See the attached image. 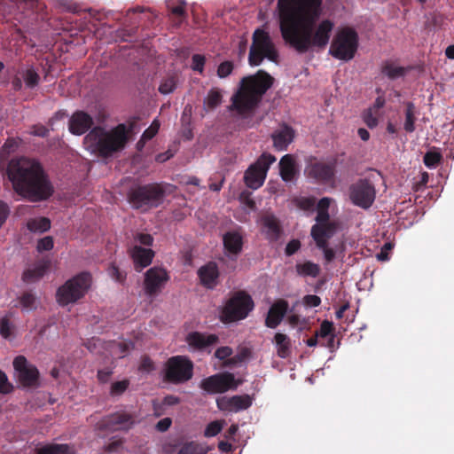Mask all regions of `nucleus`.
Instances as JSON below:
<instances>
[{"label": "nucleus", "mask_w": 454, "mask_h": 454, "mask_svg": "<svg viewBox=\"0 0 454 454\" xmlns=\"http://www.w3.org/2000/svg\"><path fill=\"white\" fill-rule=\"evenodd\" d=\"M172 424V420L169 418H164L156 424V428L160 432L167 431Z\"/></svg>", "instance_id": "nucleus-63"}, {"label": "nucleus", "mask_w": 454, "mask_h": 454, "mask_svg": "<svg viewBox=\"0 0 454 454\" xmlns=\"http://www.w3.org/2000/svg\"><path fill=\"white\" fill-rule=\"evenodd\" d=\"M200 284L207 289L213 290L219 284L220 272L216 262H208L198 270Z\"/></svg>", "instance_id": "nucleus-20"}, {"label": "nucleus", "mask_w": 454, "mask_h": 454, "mask_svg": "<svg viewBox=\"0 0 454 454\" xmlns=\"http://www.w3.org/2000/svg\"><path fill=\"white\" fill-rule=\"evenodd\" d=\"M279 172L285 182L292 181L296 173V163L292 154L284 155L279 161Z\"/></svg>", "instance_id": "nucleus-28"}, {"label": "nucleus", "mask_w": 454, "mask_h": 454, "mask_svg": "<svg viewBox=\"0 0 454 454\" xmlns=\"http://www.w3.org/2000/svg\"><path fill=\"white\" fill-rule=\"evenodd\" d=\"M224 248L232 254H239L243 247V238L238 231H228L223 238Z\"/></svg>", "instance_id": "nucleus-29"}, {"label": "nucleus", "mask_w": 454, "mask_h": 454, "mask_svg": "<svg viewBox=\"0 0 454 454\" xmlns=\"http://www.w3.org/2000/svg\"><path fill=\"white\" fill-rule=\"evenodd\" d=\"M442 155L437 151H428L423 157V162L428 168H434L442 161Z\"/></svg>", "instance_id": "nucleus-40"}, {"label": "nucleus", "mask_w": 454, "mask_h": 454, "mask_svg": "<svg viewBox=\"0 0 454 454\" xmlns=\"http://www.w3.org/2000/svg\"><path fill=\"white\" fill-rule=\"evenodd\" d=\"M303 302L309 307H317L321 303V299L315 294H307L303 297Z\"/></svg>", "instance_id": "nucleus-59"}, {"label": "nucleus", "mask_w": 454, "mask_h": 454, "mask_svg": "<svg viewBox=\"0 0 454 454\" xmlns=\"http://www.w3.org/2000/svg\"><path fill=\"white\" fill-rule=\"evenodd\" d=\"M329 213L328 211H317L316 221V224H332L329 223Z\"/></svg>", "instance_id": "nucleus-62"}, {"label": "nucleus", "mask_w": 454, "mask_h": 454, "mask_svg": "<svg viewBox=\"0 0 454 454\" xmlns=\"http://www.w3.org/2000/svg\"><path fill=\"white\" fill-rule=\"evenodd\" d=\"M403 105L405 106V121L403 123V129L407 133H412L416 129L415 121L417 120V108L415 104L411 101L404 102Z\"/></svg>", "instance_id": "nucleus-32"}, {"label": "nucleus", "mask_w": 454, "mask_h": 454, "mask_svg": "<svg viewBox=\"0 0 454 454\" xmlns=\"http://www.w3.org/2000/svg\"><path fill=\"white\" fill-rule=\"evenodd\" d=\"M186 342L194 350L207 351L210 353V348L219 342V337L215 333H205L200 332H192L186 336Z\"/></svg>", "instance_id": "nucleus-17"}, {"label": "nucleus", "mask_w": 454, "mask_h": 454, "mask_svg": "<svg viewBox=\"0 0 454 454\" xmlns=\"http://www.w3.org/2000/svg\"><path fill=\"white\" fill-rule=\"evenodd\" d=\"M375 197V187L368 179H359L349 187L350 200L361 208H369L373 204Z\"/></svg>", "instance_id": "nucleus-12"}, {"label": "nucleus", "mask_w": 454, "mask_h": 454, "mask_svg": "<svg viewBox=\"0 0 454 454\" xmlns=\"http://www.w3.org/2000/svg\"><path fill=\"white\" fill-rule=\"evenodd\" d=\"M316 204V199L310 197L301 198L298 206L304 210L311 209Z\"/></svg>", "instance_id": "nucleus-58"}, {"label": "nucleus", "mask_w": 454, "mask_h": 454, "mask_svg": "<svg viewBox=\"0 0 454 454\" xmlns=\"http://www.w3.org/2000/svg\"><path fill=\"white\" fill-rule=\"evenodd\" d=\"M278 356L281 358H287L291 354V340L281 333H277L274 337Z\"/></svg>", "instance_id": "nucleus-33"}, {"label": "nucleus", "mask_w": 454, "mask_h": 454, "mask_svg": "<svg viewBox=\"0 0 454 454\" xmlns=\"http://www.w3.org/2000/svg\"><path fill=\"white\" fill-rule=\"evenodd\" d=\"M223 96L219 90L211 89L204 99V105L207 109H215L222 103Z\"/></svg>", "instance_id": "nucleus-38"}, {"label": "nucleus", "mask_w": 454, "mask_h": 454, "mask_svg": "<svg viewBox=\"0 0 454 454\" xmlns=\"http://www.w3.org/2000/svg\"><path fill=\"white\" fill-rule=\"evenodd\" d=\"M359 45L357 32L349 27L340 29L334 35L329 53L336 59L349 61L354 59Z\"/></svg>", "instance_id": "nucleus-8"}, {"label": "nucleus", "mask_w": 454, "mask_h": 454, "mask_svg": "<svg viewBox=\"0 0 454 454\" xmlns=\"http://www.w3.org/2000/svg\"><path fill=\"white\" fill-rule=\"evenodd\" d=\"M207 449L196 441L184 442L176 454H207Z\"/></svg>", "instance_id": "nucleus-36"}, {"label": "nucleus", "mask_w": 454, "mask_h": 454, "mask_svg": "<svg viewBox=\"0 0 454 454\" xmlns=\"http://www.w3.org/2000/svg\"><path fill=\"white\" fill-rule=\"evenodd\" d=\"M250 355V351L247 348H242L240 352H239L234 356L227 359L224 363V366L231 367L237 365L238 364L242 363L246 358H247Z\"/></svg>", "instance_id": "nucleus-41"}, {"label": "nucleus", "mask_w": 454, "mask_h": 454, "mask_svg": "<svg viewBox=\"0 0 454 454\" xmlns=\"http://www.w3.org/2000/svg\"><path fill=\"white\" fill-rule=\"evenodd\" d=\"M288 307V302L286 300L279 299L276 301L268 311L265 325L271 329L276 328L286 316Z\"/></svg>", "instance_id": "nucleus-22"}, {"label": "nucleus", "mask_w": 454, "mask_h": 454, "mask_svg": "<svg viewBox=\"0 0 454 454\" xmlns=\"http://www.w3.org/2000/svg\"><path fill=\"white\" fill-rule=\"evenodd\" d=\"M334 231L333 224H314L311 228V237L318 248H324Z\"/></svg>", "instance_id": "nucleus-26"}, {"label": "nucleus", "mask_w": 454, "mask_h": 454, "mask_svg": "<svg viewBox=\"0 0 454 454\" xmlns=\"http://www.w3.org/2000/svg\"><path fill=\"white\" fill-rule=\"evenodd\" d=\"M13 367L17 372L18 380L23 387H36L39 386V372L35 365L28 364L25 356L15 357Z\"/></svg>", "instance_id": "nucleus-14"}, {"label": "nucleus", "mask_w": 454, "mask_h": 454, "mask_svg": "<svg viewBox=\"0 0 454 454\" xmlns=\"http://www.w3.org/2000/svg\"><path fill=\"white\" fill-rule=\"evenodd\" d=\"M254 308V302L249 294L243 290L234 292L223 306L220 320L223 324L243 320L248 317Z\"/></svg>", "instance_id": "nucleus-6"}, {"label": "nucleus", "mask_w": 454, "mask_h": 454, "mask_svg": "<svg viewBox=\"0 0 454 454\" xmlns=\"http://www.w3.org/2000/svg\"><path fill=\"white\" fill-rule=\"evenodd\" d=\"M222 429H223V423L221 421H218V420L212 421L207 426V427L204 431V435L206 437L215 436L222 431Z\"/></svg>", "instance_id": "nucleus-46"}, {"label": "nucleus", "mask_w": 454, "mask_h": 454, "mask_svg": "<svg viewBox=\"0 0 454 454\" xmlns=\"http://www.w3.org/2000/svg\"><path fill=\"white\" fill-rule=\"evenodd\" d=\"M12 389V386L8 382L6 374L0 370V393L8 394Z\"/></svg>", "instance_id": "nucleus-54"}, {"label": "nucleus", "mask_w": 454, "mask_h": 454, "mask_svg": "<svg viewBox=\"0 0 454 454\" xmlns=\"http://www.w3.org/2000/svg\"><path fill=\"white\" fill-rule=\"evenodd\" d=\"M206 59L203 55L194 54L192 58V68L200 74L203 73Z\"/></svg>", "instance_id": "nucleus-49"}, {"label": "nucleus", "mask_w": 454, "mask_h": 454, "mask_svg": "<svg viewBox=\"0 0 454 454\" xmlns=\"http://www.w3.org/2000/svg\"><path fill=\"white\" fill-rule=\"evenodd\" d=\"M193 375V364L186 356H175L168 359L165 369V379L174 384L188 381Z\"/></svg>", "instance_id": "nucleus-10"}, {"label": "nucleus", "mask_w": 454, "mask_h": 454, "mask_svg": "<svg viewBox=\"0 0 454 454\" xmlns=\"http://www.w3.org/2000/svg\"><path fill=\"white\" fill-rule=\"evenodd\" d=\"M36 454H71L67 444H48L40 448Z\"/></svg>", "instance_id": "nucleus-37"}, {"label": "nucleus", "mask_w": 454, "mask_h": 454, "mask_svg": "<svg viewBox=\"0 0 454 454\" xmlns=\"http://www.w3.org/2000/svg\"><path fill=\"white\" fill-rule=\"evenodd\" d=\"M234 68V65L231 61H223L217 67V75L219 78H226L229 76Z\"/></svg>", "instance_id": "nucleus-47"}, {"label": "nucleus", "mask_w": 454, "mask_h": 454, "mask_svg": "<svg viewBox=\"0 0 454 454\" xmlns=\"http://www.w3.org/2000/svg\"><path fill=\"white\" fill-rule=\"evenodd\" d=\"M301 248V242L298 239L290 240L286 247L285 253L287 256L294 254Z\"/></svg>", "instance_id": "nucleus-55"}, {"label": "nucleus", "mask_w": 454, "mask_h": 454, "mask_svg": "<svg viewBox=\"0 0 454 454\" xmlns=\"http://www.w3.org/2000/svg\"><path fill=\"white\" fill-rule=\"evenodd\" d=\"M93 123V119L89 114L76 111L69 120V130L72 134L80 136L86 133Z\"/></svg>", "instance_id": "nucleus-21"}, {"label": "nucleus", "mask_w": 454, "mask_h": 454, "mask_svg": "<svg viewBox=\"0 0 454 454\" xmlns=\"http://www.w3.org/2000/svg\"><path fill=\"white\" fill-rule=\"evenodd\" d=\"M363 120L368 128L373 129L378 125V113L369 108L363 114Z\"/></svg>", "instance_id": "nucleus-43"}, {"label": "nucleus", "mask_w": 454, "mask_h": 454, "mask_svg": "<svg viewBox=\"0 0 454 454\" xmlns=\"http://www.w3.org/2000/svg\"><path fill=\"white\" fill-rule=\"evenodd\" d=\"M168 7L170 9L171 13L178 19V21L176 23L179 25L185 18L184 3L181 2L177 5H168Z\"/></svg>", "instance_id": "nucleus-51"}, {"label": "nucleus", "mask_w": 454, "mask_h": 454, "mask_svg": "<svg viewBox=\"0 0 454 454\" xmlns=\"http://www.w3.org/2000/svg\"><path fill=\"white\" fill-rule=\"evenodd\" d=\"M129 254L134 263V268L138 272L149 266L154 257V252L151 248H144L137 245L130 249Z\"/></svg>", "instance_id": "nucleus-23"}, {"label": "nucleus", "mask_w": 454, "mask_h": 454, "mask_svg": "<svg viewBox=\"0 0 454 454\" xmlns=\"http://www.w3.org/2000/svg\"><path fill=\"white\" fill-rule=\"evenodd\" d=\"M262 231L267 239L276 241L280 238L282 228L279 220L273 215H265L261 219Z\"/></svg>", "instance_id": "nucleus-24"}, {"label": "nucleus", "mask_w": 454, "mask_h": 454, "mask_svg": "<svg viewBox=\"0 0 454 454\" xmlns=\"http://www.w3.org/2000/svg\"><path fill=\"white\" fill-rule=\"evenodd\" d=\"M216 404L221 411L238 412L248 409L252 405V400L247 395L232 397L223 396L217 399Z\"/></svg>", "instance_id": "nucleus-19"}, {"label": "nucleus", "mask_w": 454, "mask_h": 454, "mask_svg": "<svg viewBox=\"0 0 454 454\" xmlns=\"http://www.w3.org/2000/svg\"><path fill=\"white\" fill-rule=\"evenodd\" d=\"M50 130L43 125L38 124L32 127L31 134L40 137H48Z\"/></svg>", "instance_id": "nucleus-60"}, {"label": "nucleus", "mask_w": 454, "mask_h": 454, "mask_svg": "<svg viewBox=\"0 0 454 454\" xmlns=\"http://www.w3.org/2000/svg\"><path fill=\"white\" fill-rule=\"evenodd\" d=\"M381 73L390 80H395L403 77L408 69L403 67L397 66L395 62L387 60L384 61L380 68Z\"/></svg>", "instance_id": "nucleus-31"}, {"label": "nucleus", "mask_w": 454, "mask_h": 454, "mask_svg": "<svg viewBox=\"0 0 454 454\" xmlns=\"http://www.w3.org/2000/svg\"><path fill=\"white\" fill-rule=\"evenodd\" d=\"M131 129L132 126L128 129L123 123L118 124L111 130H106L102 127H95L85 136L83 144L91 153L108 158L125 148L129 141V132Z\"/></svg>", "instance_id": "nucleus-4"}, {"label": "nucleus", "mask_w": 454, "mask_h": 454, "mask_svg": "<svg viewBox=\"0 0 454 454\" xmlns=\"http://www.w3.org/2000/svg\"><path fill=\"white\" fill-rule=\"evenodd\" d=\"M129 386V380H123L121 381L114 382L111 386L110 394L113 396H118L122 395Z\"/></svg>", "instance_id": "nucleus-45"}, {"label": "nucleus", "mask_w": 454, "mask_h": 454, "mask_svg": "<svg viewBox=\"0 0 454 454\" xmlns=\"http://www.w3.org/2000/svg\"><path fill=\"white\" fill-rule=\"evenodd\" d=\"M23 79L22 77L17 73L14 77L12 78V89L15 90V91H20L21 90L22 87H23Z\"/></svg>", "instance_id": "nucleus-64"}, {"label": "nucleus", "mask_w": 454, "mask_h": 454, "mask_svg": "<svg viewBox=\"0 0 454 454\" xmlns=\"http://www.w3.org/2000/svg\"><path fill=\"white\" fill-rule=\"evenodd\" d=\"M305 174L308 178L313 179L318 184H333L336 175V161H310L305 168Z\"/></svg>", "instance_id": "nucleus-13"}, {"label": "nucleus", "mask_w": 454, "mask_h": 454, "mask_svg": "<svg viewBox=\"0 0 454 454\" xmlns=\"http://www.w3.org/2000/svg\"><path fill=\"white\" fill-rule=\"evenodd\" d=\"M92 282V277L89 272H81L68 279L57 290V301L61 306L74 303L84 297Z\"/></svg>", "instance_id": "nucleus-7"}, {"label": "nucleus", "mask_w": 454, "mask_h": 454, "mask_svg": "<svg viewBox=\"0 0 454 454\" xmlns=\"http://www.w3.org/2000/svg\"><path fill=\"white\" fill-rule=\"evenodd\" d=\"M271 137L273 145L277 150L286 151L294 138V130L291 127L284 125L280 129L276 130Z\"/></svg>", "instance_id": "nucleus-25"}, {"label": "nucleus", "mask_w": 454, "mask_h": 454, "mask_svg": "<svg viewBox=\"0 0 454 454\" xmlns=\"http://www.w3.org/2000/svg\"><path fill=\"white\" fill-rule=\"evenodd\" d=\"M274 78L263 70L244 77L239 89L231 97V111L239 115L252 113L261 102L262 96L273 85Z\"/></svg>", "instance_id": "nucleus-3"}, {"label": "nucleus", "mask_w": 454, "mask_h": 454, "mask_svg": "<svg viewBox=\"0 0 454 454\" xmlns=\"http://www.w3.org/2000/svg\"><path fill=\"white\" fill-rule=\"evenodd\" d=\"M0 334L3 338L7 339L12 334V329L8 318L4 317L0 321Z\"/></svg>", "instance_id": "nucleus-56"}, {"label": "nucleus", "mask_w": 454, "mask_h": 454, "mask_svg": "<svg viewBox=\"0 0 454 454\" xmlns=\"http://www.w3.org/2000/svg\"><path fill=\"white\" fill-rule=\"evenodd\" d=\"M165 194L163 185L153 183L130 189L128 200L133 208L145 212L159 207L163 202Z\"/></svg>", "instance_id": "nucleus-5"}, {"label": "nucleus", "mask_w": 454, "mask_h": 454, "mask_svg": "<svg viewBox=\"0 0 454 454\" xmlns=\"http://www.w3.org/2000/svg\"><path fill=\"white\" fill-rule=\"evenodd\" d=\"M49 267L48 261H39L23 272L22 280L27 284L36 282L44 276Z\"/></svg>", "instance_id": "nucleus-27"}, {"label": "nucleus", "mask_w": 454, "mask_h": 454, "mask_svg": "<svg viewBox=\"0 0 454 454\" xmlns=\"http://www.w3.org/2000/svg\"><path fill=\"white\" fill-rule=\"evenodd\" d=\"M20 304L26 310H33L36 309V297L30 292H24L19 298Z\"/></svg>", "instance_id": "nucleus-39"}, {"label": "nucleus", "mask_w": 454, "mask_h": 454, "mask_svg": "<svg viewBox=\"0 0 454 454\" xmlns=\"http://www.w3.org/2000/svg\"><path fill=\"white\" fill-rule=\"evenodd\" d=\"M233 354V350L229 346H223L218 348L215 352V357L217 359L223 361V363L231 357V355Z\"/></svg>", "instance_id": "nucleus-50"}, {"label": "nucleus", "mask_w": 454, "mask_h": 454, "mask_svg": "<svg viewBox=\"0 0 454 454\" xmlns=\"http://www.w3.org/2000/svg\"><path fill=\"white\" fill-rule=\"evenodd\" d=\"M276 161V157L270 153H262L245 173L244 181L251 189L261 187L266 178L270 165Z\"/></svg>", "instance_id": "nucleus-11"}, {"label": "nucleus", "mask_w": 454, "mask_h": 454, "mask_svg": "<svg viewBox=\"0 0 454 454\" xmlns=\"http://www.w3.org/2000/svg\"><path fill=\"white\" fill-rule=\"evenodd\" d=\"M159 129L160 123L158 122V121H153L151 126L144 131L142 135V139H152L158 133Z\"/></svg>", "instance_id": "nucleus-52"}, {"label": "nucleus", "mask_w": 454, "mask_h": 454, "mask_svg": "<svg viewBox=\"0 0 454 454\" xmlns=\"http://www.w3.org/2000/svg\"><path fill=\"white\" fill-rule=\"evenodd\" d=\"M334 332L333 324L328 320H325L322 322L320 325V329L318 332H316L317 336L325 338L332 335Z\"/></svg>", "instance_id": "nucleus-48"}, {"label": "nucleus", "mask_w": 454, "mask_h": 454, "mask_svg": "<svg viewBox=\"0 0 454 454\" xmlns=\"http://www.w3.org/2000/svg\"><path fill=\"white\" fill-rule=\"evenodd\" d=\"M134 424L135 417L125 411L114 412L103 420L104 427L111 431L129 430Z\"/></svg>", "instance_id": "nucleus-18"}, {"label": "nucleus", "mask_w": 454, "mask_h": 454, "mask_svg": "<svg viewBox=\"0 0 454 454\" xmlns=\"http://www.w3.org/2000/svg\"><path fill=\"white\" fill-rule=\"evenodd\" d=\"M27 227L32 232H44L51 228V221L47 217L32 218L27 221Z\"/></svg>", "instance_id": "nucleus-35"}, {"label": "nucleus", "mask_w": 454, "mask_h": 454, "mask_svg": "<svg viewBox=\"0 0 454 454\" xmlns=\"http://www.w3.org/2000/svg\"><path fill=\"white\" fill-rule=\"evenodd\" d=\"M200 387L208 394L224 393L237 387L232 373H217L209 376L200 382Z\"/></svg>", "instance_id": "nucleus-16"}, {"label": "nucleus", "mask_w": 454, "mask_h": 454, "mask_svg": "<svg viewBox=\"0 0 454 454\" xmlns=\"http://www.w3.org/2000/svg\"><path fill=\"white\" fill-rule=\"evenodd\" d=\"M135 239L138 241L141 245L151 247L153 243V237L148 233H137L135 236Z\"/></svg>", "instance_id": "nucleus-57"}, {"label": "nucleus", "mask_w": 454, "mask_h": 454, "mask_svg": "<svg viewBox=\"0 0 454 454\" xmlns=\"http://www.w3.org/2000/svg\"><path fill=\"white\" fill-rule=\"evenodd\" d=\"M108 275L116 282L124 284L126 280V273L121 271L114 263L108 267Z\"/></svg>", "instance_id": "nucleus-44"}, {"label": "nucleus", "mask_w": 454, "mask_h": 454, "mask_svg": "<svg viewBox=\"0 0 454 454\" xmlns=\"http://www.w3.org/2000/svg\"><path fill=\"white\" fill-rule=\"evenodd\" d=\"M296 273L301 277L316 278L320 273V267L318 264L310 261H306L302 263L295 265Z\"/></svg>", "instance_id": "nucleus-34"}, {"label": "nucleus", "mask_w": 454, "mask_h": 454, "mask_svg": "<svg viewBox=\"0 0 454 454\" xmlns=\"http://www.w3.org/2000/svg\"><path fill=\"white\" fill-rule=\"evenodd\" d=\"M264 58L277 62L278 52L268 32L256 29L253 35V43L250 47L248 62L251 66H259Z\"/></svg>", "instance_id": "nucleus-9"}, {"label": "nucleus", "mask_w": 454, "mask_h": 454, "mask_svg": "<svg viewBox=\"0 0 454 454\" xmlns=\"http://www.w3.org/2000/svg\"><path fill=\"white\" fill-rule=\"evenodd\" d=\"M18 74L22 77L25 86L28 89H35L40 83V75L32 65L20 67Z\"/></svg>", "instance_id": "nucleus-30"}, {"label": "nucleus", "mask_w": 454, "mask_h": 454, "mask_svg": "<svg viewBox=\"0 0 454 454\" xmlns=\"http://www.w3.org/2000/svg\"><path fill=\"white\" fill-rule=\"evenodd\" d=\"M53 239L50 236L39 239L37 243V250L40 252L50 251L53 248Z\"/></svg>", "instance_id": "nucleus-53"}, {"label": "nucleus", "mask_w": 454, "mask_h": 454, "mask_svg": "<svg viewBox=\"0 0 454 454\" xmlns=\"http://www.w3.org/2000/svg\"><path fill=\"white\" fill-rule=\"evenodd\" d=\"M278 9L282 38L297 52L328 44L333 22L324 20L314 30L322 12V0H278Z\"/></svg>", "instance_id": "nucleus-1"}, {"label": "nucleus", "mask_w": 454, "mask_h": 454, "mask_svg": "<svg viewBox=\"0 0 454 454\" xmlns=\"http://www.w3.org/2000/svg\"><path fill=\"white\" fill-rule=\"evenodd\" d=\"M169 280L168 271L160 267L150 268L145 274L144 289L146 295H158Z\"/></svg>", "instance_id": "nucleus-15"}, {"label": "nucleus", "mask_w": 454, "mask_h": 454, "mask_svg": "<svg viewBox=\"0 0 454 454\" xmlns=\"http://www.w3.org/2000/svg\"><path fill=\"white\" fill-rule=\"evenodd\" d=\"M176 88V82L173 76L168 77L161 81L159 86V91L161 94H169L173 92Z\"/></svg>", "instance_id": "nucleus-42"}, {"label": "nucleus", "mask_w": 454, "mask_h": 454, "mask_svg": "<svg viewBox=\"0 0 454 454\" xmlns=\"http://www.w3.org/2000/svg\"><path fill=\"white\" fill-rule=\"evenodd\" d=\"M7 175L15 192L32 202L48 200L54 192L41 164L31 159H12L7 167Z\"/></svg>", "instance_id": "nucleus-2"}, {"label": "nucleus", "mask_w": 454, "mask_h": 454, "mask_svg": "<svg viewBox=\"0 0 454 454\" xmlns=\"http://www.w3.org/2000/svg\"><path fill=\"white\" fill-rule=\"evenodd\" d=\"M393 248V245L389 242H387L383 245L380 252L377 254V258L379 261H387L388 260V251Z\"/></svg>", "instance_id": "nucleus-61"}]
</instances>
